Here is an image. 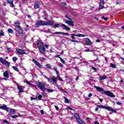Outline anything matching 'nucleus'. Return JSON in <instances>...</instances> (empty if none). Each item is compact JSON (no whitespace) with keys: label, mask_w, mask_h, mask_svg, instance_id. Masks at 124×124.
<instances>
[{"label":"nucleus","mask_w":124,"mask_h":124,"mask_svg":"<svg viewBox=\"0 0 124 124\" xmlns=\"http://www.w3.org/2000/svg\"><path fill=\"white\" fill-rule=\"evenodd\" d=\"M3 75L5 78H9V73H8V71H7L4 72Z\"/></svg>","instance_id":"18"},{"label":"nucleus","mask_w":124,"mask_h":124,"mask_svg":"<svg viewBox=\"0 0 124 124\" xmlns=\"http://www.w3.org/2000/svg\"><path fill=\"white\" fill-rule=\"evenodd\" d=\"M99 99L100 102H102V101H103V100L102 99L99 98Z\"/></svg>","instance_id":"59"},{"label":"nucleus","mask_w":124,"mask_h":124,"mask_svg":"<svg viewBox=\"0 0 124 124\" xmlns=\"http://www.w3.org/2000/svg\"><path fill=\"white\" fill-rule=\"evenodd\" d=\"M95 124H99V123H98V122H95L94 123Z\"/></svg>","instance_id":"63"},{"label":"nucleus","mask_w":124,"mask_h":124,"mask_svg":"<svg viewBox=\"0 0 124 124\" xmlns=\"http://www.w3.org/2000/svg\"><path fill=\"white\" fill-rule=\"evenodd\" d=\"M0 109H2V110H5V111H8L9 109L5 105H3V106H0Z\"/></svg>","instance_id":"15"},{"label":"nucleus","mask_w":124,"mask_h":124,"mask_svg":"<svg viewBox=\"0 0 124 124\" xmlns=\"http://www.w3.org/2000/svg\"><path fill=\"white\" fill-rule=\"evenodd\" d=\"M14 26L16 27V31L19 34H22L23 33V30L21 26H20V22L18 20L16 21V22L15 23Z\"/></svg>","instance_id":"3"},{"label":"nucleus","mask_w":124,"mask_h":124,"mask_svg":"<svg viewBox=\"0 0 124 124\" xmlns=\"http://www.w3.org/2000/svg\"><path fill=\"white\" fill-rule=\"evenodd\" d=\"M16 51L17 52V53H18V54H20V55H24L26 54V52H25L24 50L21 49L20 48L16 49Z\"/></svg>","instance_id":"12"},{"label":"nucleus","mask_w":124,"mask_h":124,"mask_svg":"<svg viewBox=\"0 0 124 124\" xmlns=\"http://www.w3.org/2000/svg\"><path fill=\"white\" fill-rule=\"evenodd\" d=\"M82 62L85 63V64H88V62L86 61L85 59L81 60V63H82Z\"/></svg>","instance_id":"28"},{"label":"nucleus","mask_w":124,"mask_h":124,"mask_svg":"<svg viewBox=\"0 0 124 124\" xmlns=\"http://www.w3.org/2000/svg\"><path fill=\"white\" fill-rule=\"evenodd\" d=\"M55 72H56V73L57 76H59V72H58L57 70H56Z\"/></svg>","instance_id":"55"},{"label":"nucleus","mask_w":124,"mask_h":124,"mask_svg":"<svg viewBox=\"0 0 124 124\" xmlns=\"http://www.w3.org/2000/svg\"><path fill=\"white\" fill-rule=\"evenodd\" d=\"M31 100H33V99H34V98L32 97H31Z\"/></svg>","instance_id":"62"},{"label":"nucleus","mask_w":124,"mask_h":124,"mask_svg":"<svg viewBox=\"0 0 124 124\" xmlns=\"http://www.w3.org/2000/svg\"><path fill=\"white\" fill-rule=\"evenodd\" d=\"M107 78V76H102L100 77V80H105Z\"/></svg>","instance_id":"30"},{"label":"nucleus","mask_w":124,"mask_h":124,"mask_svg":"<svg viewBox=\"0 0 124 124\" xmlns=\"http://www.w3.org/2000/svg\"><path fill=\"white\" fill-rule=\"evenodd\" d=\"M17 60H18V59L16 57H14L13 58V62H16Z\"/></svg>","instance_id":"40"},{"label":"nucleus","mask_w":124,"mask_h":124,"mask_svg":"<svg viewBox=\"0 0 124 124\" xmlns=\"http://www.w3.org/2000/svg\"><path fill=\"white\" fill-rule=\"evenodd\" d=\"M0 35L1 36H3V35H4V32L3 31L0 32Z\"/></svg>","instance_id":"48"},{"label":"nucleus","mask_w":124,"mask_h":124,"mask_svg":"<svg viewBox=\"0 0 124 124\" xmlns=\"http://www.w3.org/2000/svg\"><path fill=\"white\" fill-rule=\"evenodd\" d=\"M41 114H42V115H44V111L41 110Z\"/></svg>","instance_id":"52"},{"label":"nucleus","mask_w":124,"mask_h":124,"mask_svg":"<svg viewBox=\"0 0 124 124\" xmlns=\"http://www.w3.org/2000/svg\"><path fill=\"white\" fill-rule=\"evenodd\" d=\"M0 62L2 63V64L6 65L7 67H9V62H8V61H6L5 59H3L2 58L0 57Z\"/></svg>","instance_id":"7"},{"label":"nucleus","mask_w":124,"mask_h":124,"mask_svg":"<svg viewBox=\"0 0 124 124\" xmlns=\"http://www.w3.org/2000/svg\"><path fill=\"white\" fill-rule=\"evenodd\" d=\"M97 107L99 108H102L103 109H106V110H108V111H111L113 113H117V110L112 108L111 107H105L102 105H97Z\"/></svg>","instance_id":"5"},{"label":"nucleus","mask_w":124,"mask_h":124,"mask_svg":"<svg viewBox=\"0 0 124 124\" xmlns=\"http://www.w3.org/2000/svg\"><path fill=\"white\" fill-rule=\"evenodd\" d=\"M10 113L13 114V115H14L15 114V113H16V112L15 111V109H14L13 108L10 109Z\"/></svg>","instance_id":"25"},{"label":"nucleus","mask_w":124,"mask_h":124,"mask_svg":"<svg viewBox=\"0 0 124 124\" xmlns=\"http://www.w3.org/2000/svg\"><path fill=\"white\" fill-rule=\"evenodd\" d=\"M57 78L59 79V80L60 81H61L62 82V81H63V80L62 79V78H61V77H60V76H57Z\"/></svg>","instance_id":"42"},{"label":"nucleus","mask_w":124,"mask_h":124,"mask_svg":"<svg viewBox=\"0 0 124 124\" xmlns=\"http://www.w3.org/2000/svg\"><path fill=\"white\" fill-rule=\"evenodd\" d=\"M40 61H41V62H43V61H45V58L42 57L40 59Z\"/></svg>","instance_id":"50"},{"label":"nucleus","mask_w":124,"mask_h":124,"mask_svg":"<svg viewBox=\"0 0 124 124\" xmlns=\"http://www.w3.org/2000/svg\"><path fill=\"white\" fill-rule=\"evenodd\" d=\"M102 18L103 20H105V21H107V20H108V18L105 17H104V16L102 17Z\"/></svg>","instance_id":"44"},{"label":"nucleus","mask_w":124,"mask_h":124,"mask_svg":"<svg viewBox=\"0 0 124 124\" xmlns=\"http://www.w3.org/2000/svg\"><path fill=\"white\" fill-rule=\"evenodd\" d=\"M92 95H93V94L91 93H90L88 95V97H92Z\"/></svg>","instance_id":"54"},{"label":"nucleus","mask_w":124,"mask_h":124,"mask_svg":"<svg viewBox=\"0 0 124 124\" xmlns=\"http://www.w3.org/2000/svg\"><path fill=\"white\" fill-rule=\"evenodd\" d=\"M51 81L52 82H53V84L54 85H56L57 84V78H54V77H52L51 78Z\"/></svg>","instance_id":"23"},{"label":"nucleus","mask_w":124,"mask_h":124,"mask_svg":"<svg viewBox=\"0 0 124 124\" xmlns=\"http://www.w3.org/2000/svg\"><path fill=\"white\" fill-rule=\"evenodd\" d=\"M8 31L10 33H13V30H12L11 29H9L8 30Z\"/></svg>","instance_id":"39"},{"label":"nucleus","mask_w":124,"mask_h":124,"mask_svg":"<svg viewBox=\"0 0 124 124\" xmlns=\"http://www.w3.org/2000/svg\"><path fill=\"white\" fill-rule=\"evenodd\" d=\"M74 116L76 120H77H77H78L79 119L81 118V117H80V115L77 113H75L74 114Z\"/></svg>","instance_id":"21"},{"label":"nucleus","mask_w":124,"mask_h":124,"mask_svg":"<svg viewBox=\"0 0 124 124\" xmlns=\"http://www.w3.org/2000/svg\"><path fill=\"white\" fill-rule=\"evenodd\" d=\"M7 2L10 4L11 7H15V5L13 4V1L12 0H7Z\"/></svg>","instance_id":"19"},{"label":"nucleus","mask_w":124,"mask_h":124,"mask_svg":"<svg viewBox=\"0 0 124 124\" xmlns=\"http://www.w3.org/2000/svg\"><path fill=\"white\" fill-rule=\"evenodd\" d=\"M71 38L72 39H76L75 36H78V37H85L86 35L85 34H71Z\"/></svg>","instance_id":"8"},{"label":"nucleus","mask_w":124,"mask_h":124,"mask_svg":"<svg viewBox=\"0 0 124 124\" xmlns=\"http://www.w3.org/2000/svg\"><path fill=\"white\" fill-rule=\"evenodd\" d=\"M12 68H13V69L14 70H15V71H17V72H19V69H18V68H17V67H16L14 66H13L12 67Z\"/></svg>","instance_id":"31"},{"label":"nucleus","mask_w":124,"mask_h":124,"mask_svg":"<svg viewBox=\"0 0 124 124\" xmlns=\"http://www.w3.org/2000/svg\"><path fill=\"white\" fill-rule=\"evenodd\" d=\"M90 48H88L84 50V51H85V52H90Z\"/></svg>","instance_id":"53"},{"label":"nucleus","mask_w":124,"mask_h":124,"mask_svg":"<svg viewBox=\"0 0 124 124\" xmlns=\"http://www.w3.org/2000/svg\"><path fill=\"white\" fill-rule=\"evenodd\" d=\"M105 60L106 62H108V58H107V57H105Z\"/></svg>","instance_id":"57"},{"label":"nucleus","mask_w":124,"mask_h":124,"mask_svg":"<svg viewBox=\"0 0 124 124\" xmlns=\"http://www.w3.org/2000/svg\"><path fill=\"white\" fill-rule=\"evenodd\" d=\"M37 46L40 53L43 54V55H44L45 52H46V48H45V47L46 49H49V46L48 45H44V44H43V42H42L41 40H38L37 41Z\"/></svg>","instance_id":"1"},{"label":"nucleus","mask_w":124,"mask_h":124,"mask_svg":"<svg viewBox=\"0 0 124 124\" xmlns=\"http://www.w3.org/2000/svg\"><path fill=\"white\" fill-rule=\"evenodd\" d=\"M55 58H60V55H55Z\"/></svg>","instance_id":"56"},{"label":"nucleus","mask_w":124,"mask_h":124,"mask_svg":"<svg viewBox=\"0 0 124 124\" xmlns=\"http://www.w3.org/2000/svg\"><path fill=\"white\" fill-rule=\"evenodd\" d=\"M54 107L57 111H59V110H60V108H59V107H58V106H54Z\"/></svg>","instance_id":"45"},{"label":"nucleus","mask_w":124,"mask_h":124,"mask_svg":"<svg viewBox=\"0 0 124 124\" xmlns=\"http://www.w3.org/2000/svg\"><path fill=\"white\" fill-rule=\"evenodd\" d=\"M3 122L4 124H9V122L5 119L3 120Z\"/></svg>","instance_id":"41"},{"label":"nucleus","mask_w":124,"mask_h":124,"mask_svg":"<svg viewBox=\"0 0 124 124\" xmlns=\"http://www.w3.org/2000/svg\"><path fill=\"white\" fill-rule=\"evenodd\" d=\"M104 7V0H101L100 2V5L99 7V10L101 9H103V8Z\"/></svg>","instance_id":"13"},{"label":"nucleus","mask_w":124,"mask_h":124,"mask_svg":"<svg viewBox=\"0 0 124 124\" xmlns=\"http://www.w3.org/2000/svg\"><path fill=\"white\" fill-rule=\"evenodd\" d=\"M62 27H63V28H63V30H65V31H70V28L66 26V25L63 24H62Z\"/></svg>","instance_id":"22"},{"label":"nucleus","mask_w":124,"mask_h":124,"mask_svg":"<svg viewBox=\"0 0 124 124\" xmlns=\"http://www.w3.org/2000/svg\"><path fill=\"white\" fill-rule=\"evenodd\" d=\"M110 67H112V68H117V66H116V64L112 63H110Z\"/></svg>","instance_id":"29"},{"label":"nucleus","mask_w":124,"mask_h":124,"mask_svg":"<svg viewBox=\"0 0 124 124\" xmlns=\"http://www.w3.org/2000/svg\"><path fill=\"white\" fill-rule=\"evenodd\" d=\"M65 23L67 24L69 26H71V27H74V23L72 21V19L69 20H65Z\"/></svg>","instance_id":"10"},{"label":"nucleus","mask_w":124,"mask_h":124,"mask_svg":"<svg viewBox=\"0 0 124 124\" xmlns=\"http://www.w3.org/2000/svg\"><path fill=\"white\" fill-rule=\"evenodd\" d=\"M10 117L11 118H13V119H16V118H18L19 117V115H10Z\"/></svg>","instance_id":"26"},{"label":"nucleus","mask_w":124,"mask_h":124,"mask_svg":"<svg viewBox=\"0 0 124 124\" xmlns=\"http://www.w3.org/2000/svg\"><path fill=\"white\" fill-rule=\"evenodd\" d=\"M65 23L67 24L69 26H71V27H74V23L72 21V19L69 20H65Z\"/></svg>","instance_id":"11"},{"label":"nucleus","mask_w":124,"mask_h":124,"mask_svg":"<svg viewBox=\"0 0 124 124\" xmlns=\"http://www.w3.org/2000/svg\"><path fill=\"white\" fill-rule=\"evenodd\" d=\"M46 92H48V93H53V90L49 89L48 88H46Z\"/></svg>","instance_id":"33"},{"label":"nucleus","mask_w":124,"mask_h":124,"mask_svg":"<svg viewBox=\"0 0 124 124\" xmlns=\"http://www.w3.org/2000/svg\"><path fill=\"white\" fill-rule=\"evenodd\" d=\"M58 66H59V67H61V68H62L63 65L62 64V63H59L58 64Z\"/></svg>","instance_id":"37"},{"label":"nucleus","mask_w":124,"mask_h":124,"mask_svg":"<svg viewBox=\"0 0 124 124\" xmlns=\"http://www.w3.org/2000/svg\"><path fill=\"white\" fill-rule=\"evenodd\" d=\"M37 86L41 91L45 92L46 91V87H45V83L43 82H38L37 83Z\"/></svg>","instance_id":"4"},{"label":"nucleus","mask_w":124,"mask_h":124,"mask_svg":"<svg viewBox=\"0 0 124 124\" xmlns=\"http://www.w3.org/2000/svg\"><path fill=\"white\" fill-rule=\"evenodd\" d=\"M26 82L28 85H30V86H31V85H32L31 83H30V81L28 80H26Z\"/></svg>","instance_id":"47"},{"label":"nucleus","mask_w":124,"mask_h":124,"mask_svg":"<svg viewBox=\"0 0 124 124\" xmlns=\"http://www.w3.org/2000/svg\"><path fill=\"white\" fill-rule=\"evenodd\" d=\"M123 30H124V25L121 27Z\"/></svg>","instance_id":"64"},{"label":"nucleus","mask_w":124,"mask_h":124,"mask_svg":"<svg viewBox=\"0 0 124 124\" xmlns=\"http://www.w3.org/2000/svg\"><path fill=\"white\" fill-rule=\"evenodd\" d=\"M47 81L49 82V83H52V78H47Z\"/></svg>","instance_id":"43"},{"label":"nucleus","mask_w":124,"mask_h":124,"mask_svg":"<svg viewBox=\"0 0 124 124\" xmlns=\"http://www.w3.org/2000/svg\"><path fill=\"white\" fill-rule=\"evenodd\" d=\"M34 8L35 9H37L38 8H39V4L35 3L34 6Z\"/></svg>","instance_id":"27"},{"label":"nucleus","mask_w":124,"mask_h":124,"mask_svg":"<svg viewBox=\"0 0 124 124\" xmlns=\"http://www.w3.org/2000/svg\"><path fill=\"white\" fill-rule=\"evenodd\" d=\"M59 26H60V24H55L53 27V28L54 29H57V28H58V27H59Z\"/></svg>","instance_id":"38"},{"label":"nucleus","mask_w":124,"mask_h":124,"mask_svg":"<svg viewBox=\"0 0 124 124\" xmlns=\"http://www.w3.org/2000/svg\"><path fill=\"white\" fill-rule=\"evenodd\" d=\"M65 99V103H69V100H68L65 97H64Z\"/></svg>","instance_id":"36"},{"label":"nucleus","mask_w":124,"mask_h":124,"mask_svg":"<svg viewBox=\"0 0 124 124\" xmlns=\"http://www.w3.org/2000/svg\"><path fill=\"white\" fill-rule=\"evenodd\" d=\"M71 42H77V43H78L79 42V41L74 40H71Z\"/></svg>","instance_id":"46"},{"label":"nucleus","mask_w":124,"mask_h":124,"mask_svg":"<svg viewBox=\"0 0 124 124\" xmlns=\"http://www.w3.org/2000/svg\"><path fill=\"white\" fill-rule=\"evenodd\" d=\"M95 88L97 90V91H98V92H101L103 93L106 94V95L109 96V97H115V95L109 91H105L102 89V88L97 86H95Z\"/></svg>","instance_id":"2"},{"label":"nucleus","mask_w":124,"mask_h":124,"mask_svg":"<svg viewBox=\"0 0 124 124\" xmlns=\"http://www.w3.org/2000/svg\"><path fill=\"white\" fill-rule=\"evenodd\" d=\"M116 104H117V105H122L123 104L121 102H116Z\"/></svg>","instance_id":"49"},{"label":"nucleus","mask_w":124,"mask_h":124,"mask_svg":"<svg viewBox=\"0 0 124 124\" xmlns=\"http://www.w3.org/2000/svg\"><path fill=\"white\" fill-rule=\"evenodd\" d=\"M65 18H67L68 19H69V20H71V18L69 17L68 16H67V15H65Z\"/></svg>","instance_id":"51"},{"label":"nucleus","mask_w":124,"mask_h":124,"mask_svg":"<svg viewBox=\"0 0 124 124\" xmlns=\"http://www.w3.org/2000/svg\"><path fill=\"white\" fill-rule=\"evenodd\" d=\"M59 59H60V61L62 63H63L64 64H65V61L62 59L61 57H59Z\"/></svg>","instance_id":"32"},{"label":"nucleus","mask_w":124,"mask_h":124,"mask_svg":"<svg viewBox=\"0 0 124 124\" xmlns=\"http://www.w3.org/2000/svg\"><path fill=\"white\" fill-rule=\"evenodd\" d=\"M46 21L43 20H40L37 22L35 25L36 28H38L39 26H46Z\"/></svg>","instance_id":"6"},{"label":"nucleus","mask_w":124,"mask_h":124,"mask_svg":"<svg viewBox=\"0 0 124 124\" xmlns=\"http://www.w3.org/2000/svg\"><path fill=\"white\" fill-rule=\"evenodd\" d=\"M54 34H63V35H69V33H64L63 32H55Z\"/></svg>","instance_id":"17"},{"label":"nucleus","mask_w":124,"mask_h":124,"mask_svg":"<svg viewBox=\"0 0 124 124\" xmlns=\"http://www.w3.org/2000/svg\"><path fill=\"white\" fill-rule=\"evenodd\" d=\"M46 66L47 68H48V69H51V65H50V64H46Z\"/></svg>","instance_id":"35"},{"label":"nucleus","mask_w":124,"mask_h":124,"mask_svg":"<svg viewBox=\"0 0 124 124\" xmlns=\"http://www.w3.org/2000/svg\"><path fill=\"white\" fill-rule=\"evenodd\" d=\"M25 31H29V29L28 28H25Z\"/></svg>","instance_id":"58"},{"label":"nucleus","mask_w":124,"mask_h":124,"mask_svg":"<svg viewBox=\"0 0 124 124\" xmlns=\"http://www.w3.org/2000/svg\"><path fill=\"white\" fill-rule=\"evenodd\" d=\"M32 62L35 63V64H36L38 67H39V68H41V64H40L39 62L34 59H32Z\"/></svg>","instance_id":"14"},{"label":"nucleus","mask_w":124,"mask_h":124,"mask_svg":"<svg viewBox=\"0 0 124 124\" xmlns=\"http://www.w3.org/2000/svg\"><path fill=\"white\" fill-rule=\"evenodd\" d=\"M37 98H38V100H41V98H42V95H41V94L38 95Z\"/></svg>","instance_id":"34"},{"label":"nucleus","mask_w":124,"mask_h":124,"mask_svg":"<svg viewBox=\"0 0 124 124\" xmlns=\"http://www.w3.org/2000/svg\"><path fill=\"white\" fill-rule=\"evenodd\" d=\"M77 121L78 122V124H85V123L84 122H83V120H82V119H81V118L78 119L77 120Z\"/></svg>","instance_id":"24"},{"label":"nucleus","mask_w":124,"mask_h":124,"mask_svg":"<svg viewBox=\"0 0 124 124\" xmlns=\"http://www.w3.org/2000/svg\"><path fill=\"white\" fill-rule=\"evenodd\" d=\"M67 109H69V110H72V108H71L70 107H68Z\"/></svg>","instance_id":"61"},{"label":"nucleus","mask_w":124,"mask_h":124,"mask_svg":"<svg viewBox=\"0 0 124 124\" xmlns=\"http://www.w3.org/2000/svg\"><path fill=\"white\" fill-rule=\"evenodd\" d=\"M84 41H85V42H86V44H87V45H92V42L91 41V40H89V38H85Z\"/></svg>","instance_id":"16"},{"label":"nucleus","mask_w":124,"mask_h":124,"mask_svg":"<svg viewBox=\"0 0 124 124\" xmlns=\"http://www.w3.org/2000/svg\"><path fill=\"white\" fill-rule=\"evenodd\" d=\"M16 87L18 90V92L19 93H24V90L23 89V86L19 85V84L16 83Z\"/></svg>","instance_id":"9"},{"label":"nucleus","mask_w":124,"mask_h":124,"mask_svg":"<svg viewBox=\"0 0 124 124\" xmlns=\"http://www.w3.org/2000/svg\"><path fill=\"white\" fill-rule=\"evenodd\" d=\"M46 26H48V25L49 26H53V25H54V21H46Z\"/></svg>","instance_id":"20"},{"label":"nucleus","mask_w":124,"mask_h":124,"mask_svg":"<svg viewBox=\"0 0 124 124\" xmlns=\"http://www.w3.org/2000/svg\"><path fill=\"white\" fill-rule=\"evenodd\" d=\"M96 42H100V40L97 39V40H96Z\"/></svg>","instance_id":"60"}]
</instances>
